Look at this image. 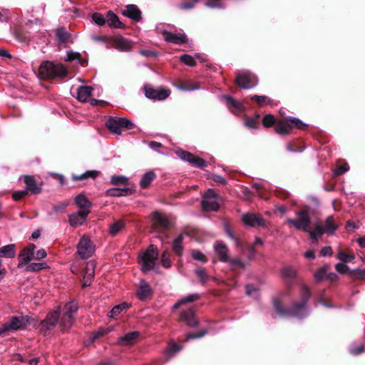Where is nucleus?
Returning a JSON list of instances; mask_svg holds the SVG:
<instances>
[{
    "mask_svg": "<svg viewBox=\"0 0 365 365\" xmlns=\"http://www.w3.org/2000/svg\"><path fill=\"white\" fill-rule=\"evenodd\" d=\"M310 297V292L305 284L301 286L300 302L294 303L289 310H284L281 304L275 301L274 307L275 311L280 316H294L301 318L307 314L306 304Z\"/></svg>",
    "mask_w": 365,
    "mask_h": 365,
    "instance_id": "1",
    "label": "nucleus"
},
{
    "mask_svg": "<svg viewBox=\"0 0 365 365\" xmlns=\"http://www.w3.org/2000/svg\"><path fill=\"white\" fill-rule=\"evenodd\" d=\"M339 225L333 215H329L321 223L314 225L313 232H312V240L317 242L318 239L324 234L334 235L339 228Z\"/></svg>",
    "mask_w": 365,
    "mask_h": 365,
    "instance_id": "2",
    "label": "nucleus"
},
{
    "mask_svg": "<svg viewBox=\"0 0 365 365\" xmlns=\"http://www.w3.org/2000/svg\"><path fill=\"white\" fill-rule=\"evenodd\" d=\"M67 74L65 67L61 63H53L45 61L38 68V75L43 79H50L56 77H63Z\"/></svg>",
    "mask_w": 365,
    "mask_h": 365,
    "instance_id": "3",
    "label": "nucleus"
},
{
    "mask_svg": "<svg viewBox=\"0 0 365 365\" xmlns=\"http://www.w3.org/2000/svg\"><path fill=\"white\" fill-rule=\"evenodd\" d=\"M297 217L295 219L288 218L287 223L295 229L302 230L309 233L312 239V232L313 229L309 227L311 223V217L309 212L307 210L304 209L296 213Z\"/></svg>",
    "mask_w": 365,
    "mask_h": 365,
    "instance_id": "4",
    "label": "nucleus"
},
{
    "mask_svg": "<svg viewBox=\"0 0 365 365\" xmlns=\"http://www.w3.org/2000/svg\"><path fill=\"white\" fill-rule=\"evenodd\" d=\"M29 324V317L26 315L12 316L0 327V336L5 332H13L24 329Z\"/></svg>",
    "mask_w": 365,
    "mask_h": 365,
    "instance_id": "5",
    "label": "nucleus"
},
{
    "mask_svg": "<svg viewBox=\"0 0 365 365\" xmlns=\"http://www.w3.org/2000/svg\"><path fill=\"white\" fill-rule=\"evenodd\" d=\"M158 256V249L153 245H150L148 248L139 256L141 269L143 272H149L154 268Z\"/></svg>",
    "mask_w": 365,
    "mask_h": 365,
    "instance_id": "6",
    "label": "nucleus"
},
{
    "mask_svg": "<svg viewBox=\"0 0 365 365\" xmlns=\"http://www.w3.org/2000/svg\"><path fill=\"white\" fill-rule=\"evenodd\" d=\"M78 310L77 304L71 302L67 303L63 309V314L60 319V327L62 329L67 330L71 328L73 324L74 314Z\"/></svg>",
    "mask_w": 365,
    "mask_h": 365,
    "instance_id": "7",
    "label": "nucleus"
},
{
    "mask_svg": "<svg viewBox=\"0 0 365 365\" xmlns=\"http://www.w3.org/2000/svg\"><path fill=\"white\" fill-rule=\"evenodd\" d=\"M108 128L113 133L120 135L123 128L132 130L135 128V125L129 119L125 118H110L106 123Z\"/></svg>",
    "mask_w": 365,
    "mask_h": 365,
    "instance_id": "8",
    "label": "nucleus"
},
{
    "mask_svg": "<svg viewBox=\"0 0 365 365\" xmlns=\"http://www.w3.org/2000/svg\"><path fill=\"white\" fill-rule=\"evenodd\" d=\"M202 207L205 211H217L218 210L217 195L213 190L209 189L205 194L202 201Z\"/></svg>",
    "mask_w": 365,
    "mask_h": 365,
    "instance_id": "9",
    "label": "nucleus"
},
{
    "mask_svg": "<svg viewBox=\"0 0 365 365\" xmlns=\"http://www.w3.org/2000/svg\"><path fill=\"white\" fill-rule=\"evenodd\" d=\"M77 250L82 259H88L93 254L95 247L88 237L83 236L78 244Z\"/></svg>",
    "mask_w": 365,
    "mask_h": 365,
    "instance_id": "10",
    "label": "nucleus"
},
{
    "mask_svg": "<svg viewBox=\"0 0 365 365\" xmlns=\"http://www.w3.org/2000/svg\"><path fill=\"white\" fill-rule=\"evenodd\" d=\"M280 273L287 287L291 289L294 285V280L298 278L297 270L292 266L287 265L281 269Z\"/></svg>",
    "mask_w": 365,
    "mask_h": 365,
    "instance_id": "11",
    "label": "nucleus"
},
{
    "mask_svg": "<svg viewBox=\"0 0 365 365\" xmlns=\"http://www.w3.org/2000/svg\"><path fill=\"white\" fill-rule=\"evenodd\" d=\"M145 93L148 98L162 101L170 96V91L163 88H153L152 87H145Z\"/></svg>",
    "mask_w": 365,
    "mask_h": 365,
    "instance_id": "12",
    "label": "nucleus"
},
{
    "mask_svg": "<svg viewBox=\"0 0 365 365\" xmlns=\"http://www.w3.org/2000/svg\"><path fill=\"white\" fill-rule=\"evenodd\" d=\"M59 316L60 310L58 307L56 310L49 313L46 319L41 322V329L43 331L44 334H46L47 331L57 324Z\"/></svg>",
    "mask_w": 365,
    "mask_h": 365,
    "instance_id": "13",
    "label": "nucleus"
},
{
    "mask_svg": "<svg viewBox=\"0 0 365 365\" xmlns=\"http://www.w3.org/2000/svg\"><path fill=\"white\" fill-rule=\"evenodd\" d=\"M176 155L182 160L187 161L197 168H202L206 166V162L203 159L196 157L189 152L178 150L176 151Z\"/></svg>",
    "mask_w": 365,
    "mask_h": 365,
    "instance_id": "14",
    "label": "nucleus"
},
{
    "mask_svg": "<svg viewBox=\"0 0 365 365\" xmlns=\"http://www.w3.org/2000/svg\"><path fill=\"white\" fill-rule=\"evenodd\" d=\"M153 221V228L160 232L170 227V222L166 216L158 212H153L151 215Z\"/></svg>",
    "mask_w": 365,
    "mask_h": 365,
    "instance_id": "15",
    "label": "nucleus"
},
{
    "mask_svg": "<svg viewBox=\"0 0 365 365\" xmlns=\"http://www.w3.org/2000/svg\"><path fill=\"white\" fill-rule=\"evenodd\" d=\"M236 84L242 88L248 89L255 87L257 81L255 76H250L247 73L238 74L236 78Z\"/></svg>",
    "mask_w": 365,
    "mask_h": 365,
    "instance_id": "16",
    "label": "nucleus"
},
{
    "mask_svg": "<svg viewBox=\"0 0 365 365\" xmlns=\"http://www.w3.org/2000/svg\"><path fill=\"white\" fill-rule=\"evenodd\" d=\"M243 222L250 227H265V220L258 215L254 213H246L242 215Z\"/></svg>",
    "mask_w": 365,
    "mask_h": 365,
    "instance_id": "17",
    "label": "nucleus"
},
{
    "mask_svg": "<svg viewBox=\"0 0 365 365\" xmlns=\"http://www.w3.org/2000/svg\"><path fill=\"white\" fill-rule=\"evenodd\" d=\"M214 250L220 262H227L229 261V250L224 243L217 242L214 245Z\"/></svg>",
    "mask_w": 365,
    "mask_h": 365,
    "instance_id": "18",
    "label": "nucleus"
},
{
    "mask_svg": "<svg viewBox=\"0 0 365 365\" xmlns=\"http://www.w3.org/2000/svg\"><path fill=\"white\" fill-rule=\"evenodd\" d=\"M90 213L89 210H79L77 213L72 214L69 216V223L73 227L82 225L88 215Z\"/></svg>",
    "mask_w": 365,
    "mask_h": 365,
    "instance_id": "19",
    "label": "nucleus"
},
{
    "mask_svg": "<svg viewBox=\"0 0 365 365\" xmlns=\"http://www.w3.org/2000/svg\"><path fill=\"white\" fill-rule=\"evenodd\" d=\"M123 14L137 22L140 21L142 19L141 11L138 6L134 4L128 5L126 9L123 11Z\"/></svg>",
    "mask_w": 365,
    "mask_h": 365,
    "instance_id": "20",
    "label": "nucleus"
},
{
    "mask_svg": "<svg viewBox=\"0 0 365 365\" xmlns=\"http://www.w3.org/2000/svg\"><path fill=\"white\" fill-rule=\"evenodd\" d=\"M151 293L152 289L149 284L143 279L140 280L137 290L138 299L144 301L151 295Z\"/></svg>",
    "mask_w": 365,
    "mask_h": 365,
    "instance_id": "21",
    "label": "nucleus"
},
{
    "mask_svg": "<svg viewBox=\"0 0 365 365\" xmlns=\"http://www.w3.org/2000/svg\"><path fill=\"white\" fill-rule=\"evenodd\" d=\"M113 43L115 47L121 51H129L133 48L132 41L120 36L114 38Z\"/></svg>",
    "mask_w": 365,
    "mask_h": 365,
    "instance_id": "22",
    "label": "nucleus"
},
{
    "mask_svg": "<svg viewBox=\"0 0 365 365\" xmlns=\"http://www.w3.org/2000/svg\"><path fill=\"white\" fill-rule=\"evenodd\" d=\"M22 178L24 183L26 185V190H28V192H31L33 194H38L41 192V187L36 184L33 176L24 175Z\"/></svg>",
    "mask_w": 365,
    "mask_h": 365,
    "instance_id": "23",
    "label": "nucleus"
},
{
    "mask_svg": "<svg viewBox=\"0 0 365 365\" xmlns=\"http://www.w3.org/2000/svg\"><path fill=\"white\" fill-rule=\"evenodd\" d=\"M163 36L166 41L175 44H182L186 41V36L184 34H173L169 31H164Z\"/></svg>",
    "mask_w": 365,
    "mask_h": 365,
    "instance_id": "24",
    "label": "nucleus"
},
{
    "mask_svg": "<svg viewBox=\"0 0 365 365\" xmlns=\"http://www.w3.org/2000/svg\"><path fill=\"white\" fill-rule=\"evenodd\" d=\"M139 336V332L137 331L129 332L118 339L117 344L121 346L132 344Z\"/></svg>",
    "mask_w": 365,
    "mask_h": 365,
    "instance_id": "25",
    "label": "nucleus"
},
{
    "mask_svg": "<svg viewBox=\"0 0 365 365\" xmlns=\"http://www.w3.org/2000/svg\"><path fill=\"white\" fill-rule=\"evenodd\" d=\"M181 318L190 327H196L197 325V321L195 317V312L192 308L182 312L181 313Z\"/></svg>",
    "mask_w": 365,
    "mask_h": 365,
    "instance_id": "26",
    "label": "nucleus"
},
{
    "mask_svg": "<svg viewBox=\"0 0 365 365\" xmlns=\"http://www.w3.org/2000/svg\"><path fill=\"white\" fill-rule=\"evenodd\" d=\"M93 88L81 86L77 91V99L81 102H86L91 97Z\"/></svg>",
    "mask_w": 365,
    "mask_h": 365,
    "instance_id": "27",
    "label": "nucleus"
},
{
    "mask_svg": "<svg viewBox=\"0 0 365 365\" xmlns=\"http://www.w3.org/2000/svg\"><path fill=\"white\" fill-rule=\"evenodd\" d=\"M293 128V126L289 122V118L287 120H281L278 122L275 125V131L278 134L286 135L289 134L290 130Z\"/></svg>",
    "mask_w": 365,
    "mask_h": 365,
    "instance_id": "28",
    "label": "nucleus"
},
{
    "mask_svg": "<svg viewBox=\"0 0 365 365\" xmlns=\"http://www.w3.org/2000/svg\"><path fill=\"white\" fill-rule=\"evenodd\" d=\"M107 23L111 28L123 29L124 24L120 21L119 18L111 11L108 13Z\"/></svg>",
    "mask_w": 365,
    "mask_h": 365,
    "instance_id": "29",
    "label": "nucleus"
},
{
    "mask_svg": "<svg viewBox=\"0 0 365 365\" xmlns=\"http://www.w3.org/2000/svg\"><path fill=\"white\" fill-rule=\"evenodd\" d=\"M16 255V247L14 244L7 245L0 247V257L13 258Z\"/></svg>",
    "mask_w": 365,
    "mask_h": 365,
    "instance_id": "30",
    "label": "nucleus"
},
{
    "mask_svg": "<svg viewBox=\"0 0 365 365\" xmlns=\"http://www.w3.org/2000/svg\"><path fill=\"white\" fill-rule=\"evenodd\" d=\"M75 203L81 210H89L90 207L91 206V202L83 194L78 195L76 197Z\"/></svg>",
    "mask_w": 365,
    "mask_h": 365,
    "instance_id": "31",
    "label": "nucleus"
},
{
    "mask_svg": "<svg viewBox=\"0 0 365 365\" xmlns=\"http://www.w3.org/2000/svg\"><path fill=\"white\" fill-rule=\"evenodd\" d=\"M94 276V266L91 262H88L87 264V267L85 270V274L83 276V286L86 287L90 284L91 279Z\"/></svg>",
    "mask_w": 365,
    "mask_h": 365,
    "instance_id": "32",
    "label": "nucleus"
},
{
    "mask_svg": "<svg viewBox=\"0 0 365 365\" xmlns=\"http://www.w3.org/2000/svg\"><path fill=\"white\" fill-rule=\"evenodd\" d=\"M225 99L227 106L232 112L242 111L244 110V107L240 102L235 100L234 98L230 96L225 97Z\"/></svg>",
    "mask_w": 365,
    "mask_h": 365,
    "instance_id": "33",
    "label": "nucleus"
},
{
    "mask_svg": "<svg viewBox=\"0 0 365 365\" xmlns=\"http://www.w3.org/2000/svg\"><path fill=\"white\" fill-rule=\"evenodd\" d=\"M34 257V255L32 254L31 251H29L28 249H24L19 255V263L18 267H22L24 263L27 264L33 259Z\"/></svg>",
    "mask_w": 365,
    "mask_h": 365,
    "instance_id": "34",
    "label": "nucleus"
},
{
    "mask_svg": "<svg viewBox=\"0 0 365 365\" xmlns=\"http://www.w3.org/2000/svg\"><path fill=\"white\" fill-rule=\"evenodd\" d=\"M156 178V175L153 171H148L143 175L140 181V185L142 188L148 187L151 182Z\"/></svg>",
    "mask_w": 365,
    "mask_h": 365,
    "instance_id": "35",
    "label": "nucleus"
},
{
    "mask_svg": "<svg viewBox=\"0 0 365 365\" xmlns=\"http://www.w3.org/2000/svg\"><path fill=\"white\" fill-rule=\"evenodd\" d=\"M128 193H130V190L128 188H111L106 190V195L111 197L125 196L127 195Z\"/></svg>",
    "mask_w": 365,
    "mask_h": 365,
    "instance_id": "36",
    "label": "nucleus"
},
{
    "mask_svg": "<svg viewBox=\"0 0 365 365\" xmlns=\"http://www.w3.org/2000/svg\"><path fill=\"white\" fill-rule=\"evenodd\" d=\"M184 235L182 234H180L173 241V249L174 252L178 255H181L182 253L183 248L182 246V243Z\"/></svg>",
    "mask_w": 365,
    "mask_h": 365,
    "instance_id": "37",
    "label": "nucleus"
},
{
    "mask_svg": "<svg viewBox=\"0 0 365 365\" xmlns=\"http://www.w3.org/2000/svg\"><path fill=\"white\" fill-rule=\"evenodd\" d=\"M199 299V294H189L185 297H182L181 299H180L174 306V309L178 308L180 305L194 302Z\"/></svg>",
    "mask_w": 365,
    "mask_h": 365,
    "instance_id": "38",
    "label": "nucleus"
},
{
    "mask_svg": "<svg viewBox=\"0 0 365 365\" xmlns=\"http://www.w3.org/2000/svg\"><path fill=\"white\" fill-rule=\"evenodd\" d=\"M47 267L45 262L31 263L26 265L25 270L27 272H37Z\"/></svg>",
    "mask_w": 365,
    "mask_h": 365,
    "instance_id": "39",
    "label": "nucleus"
},
{
    "mask_svg": "<svg viewBox=\"0 0 365 365\" xmlns=\"http://www.w3.org/2000/svg\"><path fill=\"white\" fill-rule=\"evenodd\" d=\"M355 257L354 255H349L344 253L341 248H339L338 254H337V259H339L342 263H348L351 262L354 259Z\"/></svg>",
    "mask_w": 365,
    "mask_h": 365,
    "instance_id": "40",
    "label": "nucleus"
},
{
    "mask_svg": "<svg viewBox=\"0 0 365 365\" xmlns=\"http://www.w3.org/2000/svg\"><path fill=\"white\" fill-rule=\"evenodd\" d=\"M180 350V348L175 343H171L165 351L166 355V360H168L173 356L177 352Z\"/></svg>",
    "mask_w": 365,
    "mask_h": 365,
    "instance_id": "41",
    "label": "nucleus"
},
{
    "mask_svg": "<svg viewBox=\"0 0 365 365\" xmlns=\"http://www.w3.org/2000/svg\"><path fill=\"white\" fill-rule=\"evenodd\" d=\"M351 278L356 280H365V269H351L349 272Z\"/></svg>",
    "mask_w": 365,
    "mask_h": 365,
    "instance_id": "42",
    "label": "nucleus"
},
{
    "mask_svg": "<svg viewBox=\"0 0 365 365\" xmlns=\"http://www.w3.org/2000/svg\"><path fill=\"white\" fill-rule=\"evenodd\" d=\"M130 307V304L127 303H122L118 305L115 306L111 311L110 312L109 317H115L118 314H119L123 310L127 309Z\"/></svg>",
    "mask_w": 365,
    "mask_h": 365,
    "instance_id": "43",
    "label": "nucleus"
},
{
    "mask_svg": "<svg viewBox=\"0 0 365 365\" xmlns=\"http://www.w3.org/2000/svg\"><path fill=\"white\" fill-rule=\"evenodd\" d=\"M125 223L120 220L110 225V233L112 235H116L120 230L123 229Z\"/></svg>",
    "mask_w": 365,
    "mask_h": 365,
    "instance_id": "44",
    "label": "nucleus"
},
{
    "mask_svg": "<svg viewBox=\"0 0 365 365\" xmlns=\"http://www.w3.org/2000/svg\"><path fill=\"white\" fill-rule=\"evenodd\" d=\"M56 36L61 43L68 42L70 35L63 28H59L56 30Z\"/></svg>",
    "mask_w": 365,
    "mask_h": 365,
    "instance_id": "45",
    "label": "nucleus"
},
{
    "mask_svg": "<svg viewBox=\"0 0 365 365\" xmlns=\"http://www.w3.org/2000/svg\"><path fill=\"white\" fill-rule=\"evenodd\" d=\"M195 273L202 284H205L210 279L206 270L203 268L196 269Z\"/></svg>",
    "mask_w": 365,
    "mask_h": 365,
    "instance_id": "46",
    "label": "nucleus"
},
{
    "mask_svg": "<svg viewBox=\"0 0 365 365\" xmlns=\"http://www.w3.org/2000/svg\"><path fill=\"white\" fill-rule=\"evenodd\" d=\"M289 122H290V124L292 125V126H293V128H297L299 129L304 130L307 127V124L304 123L302 120L297 118L289 117Z\"/></svg>",
    "mask_w": 365,
    "mask_h": 365,
    "instance_id": "47",
    "label": "nucleus"
},
{
    "mask_svg": "<svg viewBox=\"0 0 365 365\" xmlns=\"http://www.w3.org/2000/svg\"><path fill=\"white\" fill-rule=\"evenodd\" d=\"M191 256L194 259L200 261L202 263H205L207 261L205 255L199 250H192L191 252Z\"/></svg>",
    "mask_w": 365,
    "mask_h": 365,
    "instance_id": "48",
    "label": "nucleus"
},
{
    "mask_svg": "<svg viewBox=\"0 0 365 365\" xmlns=\"http://www.w3.org/2000/svg\"><path fill=\"white\" fill-rule=\"evenodd\" d=\"M251 99L257 102L259 106H263L270 103V99L264 96L255 95L251 97Z\"/></svg>",
    "mask_w": 365,
    "mask_h": 365,
    "instance_id": "49",
    "label": "nucleus"
},
{
    "mask_svg": "<svg viewBox=\"0 0 365 365\" xmlns=\"http://www.w3.org/2000/svg\"><path fill=\"white\" fill-rule=\"evenodd\" d=\"M180 60L185 65L194 66L196 63L194 58L190 55L185 54L180 57Z\"/></svg>",
    "mask_w": 365,
    "mask_h": 365,
    "instance_id": "50",
    "label": "nucleus"
},
{
    "mask_svg": "<svg viewBox=\"0 0 365 365\" xmlns=\"http://www.w3.org/2000/svg\"><path fill=\"white\" fill-rule=\"evenodd\" d=\"M275 123L274 117L271 114H267L262 119L263 125L266 128L272 127Z\"/></svg>",
    "mask_w": 365,
    "mask_h": 365,
    "instance_id": "51",
    "label": "nucleus"
},
{
    "mask_svg": "<svg viewBox=\"0 0 365 365\" xmlns=\"http://www.w3.org/2000/svg\"><path fill=\"white\" fill-rule=\"evenodd\" d=\"M327 271V267H323L318 269L315 274L314 277L317 281H321L323 279L326 278V273Z\"/></svg>",
    "mask_w": 365,
    "mask_h": 365,
    "instance_id": "52",
    "label": "nucleus"
},
{
    "mask_svg": "<svg viewBox=\"0 0 365 365\" xmlns=\"http://www.w3.org/2000/svg\"><path fill=\"white\" fill-rule=\"evenodd\" d=\"M161 263L165 268H169L171 266L170 255L167 251L163 252L162 254Z\"/></svg>",
    "mask_w": 365,
    "mask_h": 365,
    "instance_id": "53",
    "label": "nucleus"
},
{
    "mask_svg": "<svg viewBox=\"0 0 365 365\" xmlns=\"http://www.w3.org/2000/svg\"><path fill=\"white\" fill-rule=\"evenodd\" d=\"M335 269L337 272L340 274H346L348 273L349 274V272L351 271L349 269V267L346 265L344 263H337L335 264Z\"/></svg>",
    "mask_w": 365,
    "mask_h": 365,
    "instance_id": "54",
    "label": "nucleus"
},
{
    "mask_svg": "<svg viewBox=\"0 0 365 365\" xmlns=\"http://www.w3.org/2000/svg\"><path fill=\"white\" fill-rule=\"evenodd\" d=\"M227 262L230 264L231 267H240V268H244L245 267V262H243L239 258H235V259H230L229 258V261Z\"/></svg>",
    "mask_w": 365,
    "mask_h": 365,
    "instance_id": "55",
    "label": "nucleus"
},
{
    "mask_svg": "<svg viewBox=\"0 0 365 365\" xmlns=\"http://www.w3.org/2000/svg\"><path fill=\"white\" fill-rule=\"evenodd\" d=\"M110 182L113 185H125L127 179L123 176H112Z\"/></svg>",
    "mask_w": 365,
    "mask_h": 365,
    "instance_id": "56",
    "label": "nucleus"
},
{
    "mask_svg": "<svg viewBox=\"0 0 365 365\" xmlns=\"http://www.w3.org/2000/svg\"><path fill=\"white\" fill-rule=\"evenodd\" d=\"M98 173L97 171H88L81 175L74 177V179L76 180H81L86 179L87 178H94L98 175Z\"/></svg>",
    "mask_w": 365,
    "mask_h": 365,
    "instance_id": "57",
    "label": "nucleus"
},
{
    "mask_svg": "<svg viewBox=\"0 0 365 365\" xmlns=\"http://www.w3.org/2000/svg\"><path fill=\"white\" fill-rule=\"evenodd\" d=\"M93 21L98 25L102 26L106 23L103 16L99 13H95L92 16Z\"/></svg>",
    "mask_w": 365,
    "mask_h": 365,
    "instance_id": "58",
    "label": "nucleus"
},
{
    "mask_svg": "<svg viewBox=\"0 0 365 365\" xmlns=\"http://www.w3.org/2000/svg\"><path fill=\"white\" fill-rule=\"evenodd\" d=\"M349 165L347 163H344L343 165H340L337 167L336 170L334 171V175H341L349 170Z\"/></svg>",
    "mask_w": 365,
    "mask_h": 365,
    "instance_id": "59",
    "label": "nucleus"
},
{
    "mask_svg": "<svg viewBox=\"0 0 365 365\" xmlns=\"http://www.w3.org/2000/svg\"><path fill=\"white\" fill-rule=\"evenodd\" d=\"M28 194V190L16 191L13 193L12 198L14 200H19Z\"/></svg>",
    "mask_w": 365,
    "mask_h": 365,
    "instance_id": "60",
    "label": "nucleus"
},
{
    "mask_svg": "<svg viewBox=\"0 0 365 365\" xmlns=\"http://www.w3.org/2000/svg\"><path fill=\"white\" fill-rule=\"evenodd\" d=\"M333 255L332 249L330 246H326L320 250V255L323 257L331 256Z\"/></svg>",
    "mask_w": 365,
    "mask_h": 365,
    "instance_id": "61",
    "label": "nucleus"
},
{
    "mask_svg": "<svg viewBox=\"0 0 365 365\" xmlns=\"http://www.w3.org/2000/svg\"><path fill=\"white\" fill-rule=\"evenodd\" d=\"M105 334H106V331L103 329H101L98 330L97 331L93 333V334L91 336V341L89 342V344H91V342H93L94 340L99 338L100 336L104 335Z\"/></svg>",
    "mask_w": 365,
    "mask_h": 365,
    "instance_id": "62",
    "label": "nucleus"
},
{
    "mask_svg": "<svg viewBox=\"0 0 365 365\" xmlns=\"http://www.w3.org/2000/svg\"><path fill=\"white\" fill-rule=\"evenodd\" d=\"M350 352L354 355H358L363 352L364 351V346L359 345L357 347L351 346L349 349Z\"/></svg>",
    "mask_w": 365,
    "mask_h": 365,
    "instance_id": "63",
    "label": "nucleus"
},
{
    "mask_svg": "<svg viewBox=\"0 0 365 365\" xmlns=\"http://www.w3.org/2000/svg\"><path fill=\"white\" fill-rule=\"evenodd\" d=\"M35 255V259H43L46 257V252L45 251V250L43 249H41L39 250H38Z\"/></svg>",
    "mask_w": 365,
    "mask_h": 365,
    "instance_id": "64",
    "label": "nucleus"
}]
</instances>
